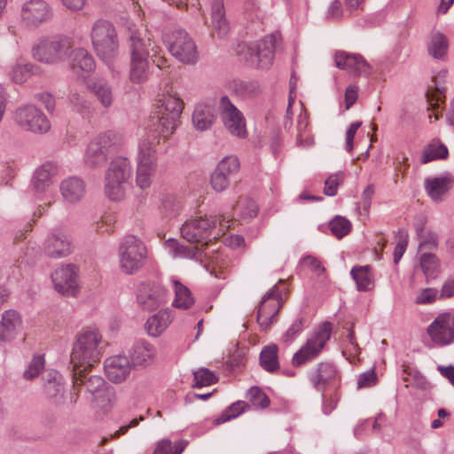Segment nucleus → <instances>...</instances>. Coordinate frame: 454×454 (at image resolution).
<instances>
[{
    "instance_id": "5fc2aeb1",
    "label": "nucleus",
    "mask_w": 454,
    "mask_h": 454,
    "mask_svg": "<svg viewBox=\"0 0 454 454\" xmlns=\"http://www.w3.org/2000/svg\"><path fill=\"white\" fill-rule=\"evenodd\" d=\"M247 395L251 403L255 407L266 408L270 405L269 397L258 387H252Z\"/></svg>"
},
{
    "instance_id": "7c9ffc66",
    "label": "nucleus",
    "mask_w": 454,
    "mask_h": 454,
    "mask_svg": "<svg viewBox=\"0 0 454 454\" xmlns=\"http://www.w3.org/2000/svg\"><path fill=\"white\" fill-rule=\"evenodd\" d=\"M171 322V312L160 310L147 319L145 327L150 336L158 337L168 327Z\"/></svg>"
},
{
    "instance_id": "20e7f679",
    "label": "nucleus",
    "mask_w": 454,
    "mask_h": 454,
    "mask_svg": "<svg viewBox=\"0 0 454 454\" xmlns=\"http://www.w3.org/2000/svg\"><path fill=\"white\" fill-rule=\"evenodd\" d=\"M90 38L97 56L110 67L119 55L115 27L107 20H98L91 27Z\"/></svg>"
},
{
    "instance_id": "e2e57ef3",
    "label": "nucleus",
    "mask_w": 454,
    "mask_h": 454,
    "mask_svg": "<svg viewBox=\"0 0 454 454\" xmlns=\"http://www.w3.org/2000/svg\"><path fill=\"white\" fill-rule=\"evenodd\" d=\"M437 290L434 288H425L416 296L415 301L418 304H427L435 301Z\"/></svg>"
},
{
    "instance_id": "79ce46f5",
    "label": "nucleus",
    "mask_w": 454,
    "mask_h": 454,
    "mask_svg": "<svg viewBox=\"0 0 454 454\" xmlns=\"http://www.w3.org/2000/svg\"><path fill=\"white\" fill-rule=\"evenodd\" d=\"M417 234L419 239V250H434L438 246L437 235L431 231H424L423 224L416 227Z\"/></svg>"
},
{
    "instance_id": "c85d7f7f",
    "label": "nucleus",
    "mask_w": 454,
    "mask_h": 454,
    "mask_svg": "<svg viewBox=\"0 0 454 454\" xmlns=\"http://www.w3.org/2000/svg\"><path fill=\"white\" fill-rule=\"evenodd\" d=\"M57 174V167L46 162L37 168L33 175L31 184L36 193H44L52 184V177Z\"/></svg>"
},
{
    "instance_id": "2eb2a0df",
    "label": "nucleus",
    "mask_w": 454,
    "mask_h": 454,
    "mask_svg": "<svg viewBox=\"0 0 454 454\" xmlns=\"http://www.w3.org/2000/svg\"><path fill=\"white\" fill-rule=\"evenodd\" d=\"M281 308V297L277 286H272L262 299L257 310V322L262 331H266L277 321Z\"/></svg>"
},
{
    "instance_id": "ddd939ff",
    "label": "nucleus",
    "mask_w": 454,
    "mask_h": 454,
    "mask_svg": "<svg viewBox=\"0 0 454 454\" xmlns=\"http://www.w3.org/2000/svg\"><path fill=\"white\" fill-rule=\"evenodd\" d=\"M156 169V156L152 143L147 140L140 142L138 146L137 184L141 189L148 188Z\"/></svg>"
},
{
    "instance_id": "b1692460",
    "label": "nucleus",
    "mask_w": 454,
    "mask_h": 454,
    "mask_svg": "<svg viewBox=\"0 0 454 454\" xmlns=\"http://www.w3.org/2000/svg\"><path fill=\"white\" fill-rule=\"evenodd\" d=\"M155 355V348L145 340L135 341L129 350V359L134 368L151 364Z\"/></svg>"
},
{
    "instance_id": "aec40b11",
    "label": "nucleus",
    "mask_w": 454,
    "mask_h": 454,
    "mask_svg": "<svg viewBox=\"0 0 454 454\" xmlns=\"http://www.w3.org/2000/svg\"><path fill=\"white\" fill-rule=\"evenodd\" d=\"M167 291L158 283H144L137 290V302L145 310H154L166 301Z\"/></svg>"
},
{
    "instance_id": "13d9d810",
    "label": "nucleus",
    "mask_w": 454,
    "mask_h": 454,
    "mask_svg": "<svg viewBox=\"0 0 454 454\" xmlns=\"http://www.w3.org/2000/svg\"><path fill=\"white\" fill-rule=\"evenodd\" d=\"M303 329V319L301 317L296 318L286 332L282 336V340L286 343L292 342Z\"/></svg>"
},
{
    "instance_id": "09e8293b",
    "label": "nucleus",
    "mask_w": 454,
    "mask_h": 454,
    "mask_svg": "<svg viewBox=\"0 0 454 454\" xmlns=\"http://www.w3.org/2000/svg\"><path fill=\"white\" fill-rule=\"evenodd\" d=\"M346 175L343 171H338L331 176L325 181L324 193L326 196H334L337 194L338 187L343 183Z\"/></svg>"
},
{
    "instance_id": "37998d69",
    "label": "nucleus",
    "mask_w": 454,
    "mask_h": 454,
    "mask_svg": "<svg viewBox=\"0 0 454 454\" xmlns=\"http://www.w3.org/2000/svg\"><path fill=\"white\" fill-rule=\"evenodd\" d=\"M247 404L243 401H238L231 404L223 413L215 419L216 425L225 423L237 418L246 411Z\"/></svg>"
},
{
    "instance_id": "49530a36",
    "label": "nucleus",
    "mask_w": 454,
    "mask_h": 454,
    "mask_svg": "<svg viewBox=\"0 0 454 454\" xmlns=\"http://www.w3.org/2000/svg\"><path fill=\"white\" fill-rule=\"evenodd\" d=\"M181 235L184 239L198 246L199 243V220L186 221L181 227Z\"/></svg>"
},
{
    "instance_id": "f8f14e48",
    "label": "nucleus",
    "mask_w": 454,
    "mask_h": 454,
    "mask_svg": "<svg viewBox=\"0 0 454 454\" xmlns=\"http://www.w3.org/2000/svg\"><path fill=\"white\" fill-rule=\"evenodd\" d=\"M13 118L19 127L34 134H45L51 129L47 116L34 105L18 107Z\"/></svg>"
},
{
    "instance_id": "0e129e2a",
    "label": "nucleus",
    "mask_w": 454,
    "mask_h": 454,
    "mask_svg": "<svg viewBox=\"0 0 454 454\" xmlns=\"http://www.w3.org/2000/svg\"><path fill=\"white\" fill-rule=\"evenodd\" d=\"M377 376L374 370H370L359 375L357 380V387H370L376 383Z\"/></svg>"
},
{
    "instance_id": "864d4df0",
    "label": "nucleus",
    "mask_w": 454,
    "mask_h": 454,
    "mask_svg": "<svg viewBox=\"0 0 454 454\" xmlns=\"http://www.w3.org/2000/svg\"><path fill=\"white\" fill-rule=\"evenodd\" d=\"M448 156V149L444 145H439L437 146L430 145L425 150L422 162L427 163L436 159H445Z\"/></svg>"
},
{
    "instance_id": "052dcab7",
    "label": "nucleus",
    "mask_w": 454,
    "mask_h": 454,
    "mask_svg": "<svg viewBox=\"0 0 454 454\" xmlns=\"http://www.w3.org/2000/svg\"><path fill=\"white\" fill-rule=\"evenodd\" d=\"M344 14L340 0H332L325 12V18L331 20H340Z\"/></svg>"
},
{
    "instance_id": "69168bd1",
    "label": "nucleus",
    "mask_w": 454,
    "mask_h": 454,
    "mask_svg": "<svg viewBox=\"0 0 454 454\" xmlns=\"http://www.w3.org/2000/svg\"><path fill=\"white\" fill-rule=\"evenodd\" d=\"M408 245V235L406 232H403L397 242V244L395 247L394 249V262L395 263H398L401 258L403 257L406 247Z\"/></svg>"
},
{
    "instance_id": "72a5a7b5",
    "label": "nucleus",
    "mask_w": 454,
    "mask_h": 454,
    "mask_svg": "<svg viewBox=\"0 0 454 454\" xmlns=\"http://www.w3.org/2000/svg\"><path fill=\"white\" fill-rule=\"evenodd\" d=\"M164 247L174 259H192L195 257L198 247L184 246L176 239H168L164 242Z\"/></svg>"
},
{
    "instance_id": "9b49d317",
    "label": "nucleus",
    "mask_w": 454,
    "mask_h": 454,
    "mask_svg": "<svg viewBox=\"0 0 454 454\" xmlns=\"http://www.w3.org/2000/svg\"><path fill=\"white\" fill-rule=\"evenodd\" d=\"M279 35L277 33L264 36L262 39L251 44H239L238 53L244 54L247 61L258 67H270L274 59V51Z\"/></svg>"
},
{
    "instance_id": "a878e982",
    "label": "nucleus",
    "mask_w": 454,
    "mask_h": 454,
    "mask_svg": "<svg viewBox=\"0 0 454 454\" xmlns=\"http://www.w3.org/2000/svg\"><path fill=\"white\" fill-rule=\"evenodd\" d=\"M67 59L71 69L79 76L93 72L96 67L93 57L83 48H72Z\"/></svg>"
},
{
    "instance_id": "4be33fe9",
    "label": "nucleus",
    "mask_w": 454,
    "mask_h": 454,
    "mask_svg": "<svg viewBox=\"0 0 454 454\" xmlns=\"http://www.w3.org/2000/svg\"><path fill=\"white\" fill-rule=\"evenodd\" d=\"M334 61L338 68L355 74L368 76L372 73L371 66L361 55L337 51L334 55Z\"/></svg>"
},
{
    "instance_id": "412c9836",
    "label": "nucleus",
    "mask_w": 454,
    "mask_h": 454,
    "mask_svg": "<svg viewBox=\"0 0 454 454\" xmlns=\"http://www.w3.org/2000/svg\"><path fill=\"white\" fill-rule=\"evenodd\" d=\"M72 250V239L62 229H53L44 241L45 253L53 258L67 256Z\"/></svg>"
},
{
    "instance_id": "a211bd4d",
    "label": "nucleus",
    "mask_w": 454,
    "mask_h": 454,
    "mask_svg": "<svg viewBox=\"0 0 454 454\" xmlns=\"http://www.w3.org/2000/svg\"><path fill=\"white\" fill-rule=\"evenodd\" d=\"M168 50L183 63L194 64L197 60L196 44L184 30L179 29L173 33Z\"/></svg>"
},
{
    "instance_id": "423d86ee",
    "label": "nucleus",
    "mask_w": 454,
    "mask_h": 454,
    "mask_svg": "<svg viewBox=\"0 0 454 454\" xmlns=\"http://www.w3.org/2000/svg\"><path fill=\"white\" fill-rule=\"evenodd\" d=\"M131 175L129 160L125 157L112 160L105 176V193L114 201L125 196V186Z\"/></svg>"
},
{
    "instance_id": "f704fd0d",
    "label": "nucleus",
    "mask_w": 454,
    "mask_h": 454,
    "mask_svg": "<svg viewBox=\"0 0 454 454\" xmlns=\"http://www.w3.org/2000/svg\"><path fill=\"white\" fill-rule=\"evenodd\" d=\"M211 22L219 36H225L229 32V24L225 18L223 0H214L211 8Z\"/></svg>"
},
{
    "instance_id": "58836bf2",
    "label": "nucleus",
    "mask_w": 454,
    "mask_h": 454,
    "mask_svg": "<svg viewBox=\"0 0 454 454\" xmlns=\"http://www.w3.org/2000/svg\"><path fill=\"white\" fill-rule=\"evenodd\" d=\"M172 285L175 292L173 306L184 309L190 308L193 303L190 290L177 279H172Z\"/></svg>"
},
{
    "instance_id": "bf43d9fd",
    "label": "nucleus",
    "mask_w": 454,
    "mask_h": 454,
    "mask_svg": "<svg viewBox=\"0 0 454 454\" xmlns=\"http://www.w3.org/2000/svg\"><path fill=\"white\" fill-rule=\"evenodd\" d=\"M308 127V117L306 114L301 113L298 116L297 120V143L301 145H310L312 144V139L309 137L302 138L303 132L306 130Z\"/></svg>"
},
{
    "instance_id": "de8ad7c7",
    "label": "nucleus",
    "mask_w": 454,
    "mask_h": 454,
    "mask_svg": "<svg viewBox=\"0 0 454 454\" xmlns=\"http://www.w3.org/2000/svg\"><path fill=\"white\" fill-rule=\"evenodd\" d=\"M332 233L338 239L345 237L351 230V223L345 217L337 215L329 223Z\"/></svg>"
},
{
    "instance_id": "c756f323",
    "label": "nucleus",
    "mask_w": 454,
    "mask_h": 454,
    "mask_svg": "<svg viewBox=\"0 0 454 454\" xmlns=\"http://www.w3.org/2000/svg\"><path fill=\"white\" fill-rule=\"evenodd\" d=\"M60 192L67 201L75 203L83 198L85 184L81 178L71 176L61 182Z\"/></svg>"
},
{
    "instance_id": "dca6fc26",
    "label": "nucleus",
    "mask_w": 454,
    "mask_h": 454,
    "mask_svg": "<svg viewBox=\"0 0 454 454\" xmlns=\"http://www.w3.org/2000/svg\"><path fill=\"white\" fill-rule=\"evenodd\" d=\"M221 117L226 129L232 135L240 138L247 135L246 120L243 114L231 103L227 96L220 100Z\"/></svg>"
},
{
    "instance_id": "7ed1b4c3",
    "label": "nucleus",
    "mask_w": 454,
    "mask_h": 454,
    "mask_svg": "<svg viewBox=\"0 0 454 454\" xmlns=\"http://www.w3.org/2000/svg\"><path fill=\"white\" fill-rule=\"evenodd\" d=\"M102 336L95 328H86L77 336L71 353L74 369L91 368L102 355Z\"/></svg>"
},
{
    "instance_id": "680f3d73",
    "label": "nucleus",
    "mask_w": 454,
    "mask_h": 454,
    "mask_svg": "<svg viewBox=\"0 0 454 454\" xmlns=\"http://www.w3.org/2000/svg\"><path fill=\"white\" fill-rule=\"evenodd\" d=\"M245 352L242 349H239L238 345H234L232 349L230 350V355L228 358V364L231 368L239 367L244 361Z\"/></svg>"
},
{
    "instance_id": "4c0bfd02",
    "label": "nucleus",
    "mask_w": 454,
    "mask_h": 454,
    "mask_svg": "<svg viewBox=\"0 0 454 454\" xmlns=\"http://www.w3.org/2000/svg\"><path fill=\"white\" fill-rule=\"evenodd\" d=\"M90 89L101 106L107 108L114 100L113 90L110 84L105 80H97L91 85Z\"/></svg>"
},
{
    "instance_id": "e433bc0d",
    "label": "nucleus",
    "mask_w": 454,
    "mask_h": 454,
    "mask_svg": "<svg viewBox=\"0 0 454 454\" xmlns=\"http://www.w3.org/2000/svg\"><path fill=\"white\" fill-rule=\"evenodd\" d=\"M449 184L450 179L447 177L427 178L425 181V188L433 200L439 201L442 200V196L448 192Z\"/></svg>"
},
{
    "instance_id": "774afa93",
    "label": "nucleus",
    "mask_w": 454,
    "mask_h": 454,
    "mask_svg": "<svg viewBox=\"0 0 454 454\" xmlns=\"http://www.w3.org/2000/svg\"><path fill=\"white\" fill-rule=\"evenodd\" d=\"M301 263L303 266L308 267L318 275L325 270V268L322 266L321 262L311 255L303 257L301 259Z\"/></svg>"
},
{
    "instance_id": "bb28decb",
    "label": "nucleus",
    "mask_w": 454,
    "mask_h": 454,
    "mask_svg": "<svg viewBox=\"0 0 454 454\" xmlns=\"http://www.w3.org/2000/svg\"><path fill=\"white\" fill-rule=\"evenodd\" d=\"M21 323L17 311L5 310L0 320V341L9 342L15 339L20 330Z\"/></svg>"
},
{
    "instance_id": "f257e3e1",
    "label": "nucleus",
    "mask_w": 454,
    "mask_h": 454,
    "mask_svg": "<svg viewBox=\"0 0 454 454\" xmlns=\"http://www.w3.org/2000/svg\"><path fill=\"white\" fill-rule=\"evenodd\" d=\"M90 368L74 369L73 387L71 403H76L79 391L84 389L86 398L102 409H109L113 405L115 397L114 389L108 386L106 381L99 375L91 374Z\"/></svg>"
},
{
    "instance_id": "9d476101",
    "label": "nucleus",
    "mask_w": 454,
    "mask_h": 454,
    "mask_svg": "<svg viewBox=\"0 0 454 454\" xmlns=\"http://www.w3.org/2000/svg\"><path fill=\"white\" fill-rule=\"evenodd\" d=\"M72 48L73 42L69 37L44 38L34 46L33 55L42 63L54 65L66 60Z\"/></svg>"
},
{
    "instance_id": "ea45409f",
    "label": "nucleus",
    "mask_w": 454,
    "mask_h": 454,
    "mask_svg": "<svg viewBox=\"0 0 454 454\" xmlns=\"http://www.w3.org/2000/svg\"><path fill=\"white\" fill-rule=\"evenodd\" d=\"M278 350L277 345H270L261 351L260 364L265 371L272 372L278 369Z\"/></svg>"
},
{
    "instance_id": "0eeeda50",
    "label": "nucleus",
    "mask_w": 454,
    "mask_h": 454,
    "mask_svg": "<svg viewBox=\"0 0 454 454\" xmlns=\"http://www.w3.org/2000/svg\"><path fill=\"white\" fill-rule=\"evenodd\" d=\"M120 144V137L112 131L99 134L87 145L83 163L87 168H98L105 165L108 154L115 151Z\"/></svg>"
},
{
    "instance_id": "a18cd8bd",
    "label": "nucleus",
    "mask_w": 454,
    "mask_h": 454,
    "mask_svg": "<svg viewBox=\"0 0 454 454\" xmlns=\"http://www.w3.org/2000/svg\"><path fill=\"white\" fill-rule=\"evenodd\" d=\"M233 209L244 218L254 217L258 210L255 202L249 198H239Z\"/></svg>"
},
{
    "instance_id": "6e6d98bb",
    "label": "nucleus",
    "mask_w": 454,
    "mask_h": 454,
    "mask_svg": "<svg viewBox=\"0 0 454 454\" xmlns=\"http://www.w3.org/2000/svg\"><path fill=\"white\" fill-rule=\"evenodd\" d=\"M420 266L424 273L430 276L438 267V259L434 254L425 252L420 256Z\"/></svg>"
},
{
    "instance_id": "5701e85b",
    "label": "nucleus",
    "mask_w": 454,
    "mask_h": 454,
    "mask_svg": "<svg viewBox=\"0 0 454 454\" xmlns=\"http://www.w3.org/2000/svg\"><path fill=\"white\" fill-rule=\"evenodd\" d=\"M75 267L68 264L56 270L51 274L55 289L64 295H74L77 288Z\"/></svg>"
},
{
    "instance_id": "c03bdc74",
    "label": "nucleus",
    "mask_w": 454,
    "mask_h": 454,
    "mask_svg": "<svg viewBox=\"0 0 454 454\" xmlns=\"http://www.w3.org/2000/svg\"><path fill=\"white\" fill-rule=\"evenodd\" d=\"M239 160L235 155H228L223 158L217 164L216 169L224 174L228 178L239 172Z\"/></svg>"
},
{
    "instance_id": "f3484780",
    "label": "nucleus",
    "mask_w": 454,
    "mask_h": 454,
    "mask_svg": "<svg viewBox=\"0 0 454 454\" xmlns=\"http://www.w3.org/2000/svg\"><path fill=\"white\" fill-rule=\"evenodd\" d=\"M53 16L52 9L44 0H29L23 4L20 11L22 22L29 27H38Z\"/></svg>"
},
{
    "instance_id": "338daca9",
    "label": "nucleus",
    "mask_w": 454,
    "mask_h": 454,
    "mask_svg": "<svg viewBox=\"0 0 454 454\" xmlns=\"http://www.w3.org/2000/svg\"><path fill=\"white\" fill-rule=\"evenodd\" d=\"M362 126V121L352 122L346 132V150L350 153L354 148V137L357 129Z\"/></svg>"
},
{
    "instance_id": "39448f33",
    "label": "nucleus",
    "mask_w": 454,
    "mask_h": 454,
    "mask_svg": "<svg viewBox=\"0 0 454 454\" xmlns=\"http://www.w3.org/2000/svg\"><path fill=\"white\" fill-rule=\"evenodd\" d=\"M147 255V248L140 239L126 236L119 247L120 268L125 274H135L145 265Z\"/></svg>"
},
{
    "instance_id": "603ef678",
    "label": "nucleus",
    "mask_w": 454,
    "mask_h": 454,
    "mask_svg": "<svg viewBox=\"0 0 454 454\" xmlns=\"http://www.w3.org/2000/svg\"><path fill=\"white\" fill-rule=\"evenodd\" d=\"M69 102L74 111L82 114L90 113L91 106L90 102L88 101L81 93L76 91L72 92L69 96Z\"/></svg>"
},
{
    "instance_id": "8fccbe9b",
    "label": "nucleus",
    "mask_w": 454,
    "mask_h": 454,
    "mask_svg": "<svg viewBox=\"0 0 454 454\" xmlns=\"http://www.w3.org/2000/svg\"><path fill=\"white\" fill-rule=\"evenodd\" d=\"M215 106L216 100L213 99L208 105L205 106V109L200 111V130L209 129L215 121Z\"/></svg>"
},
{
    "instance_id": "4d7b16f0",
    "label": "nucleus",
    "mask_w": 454,
    "mask_h": 454,
    "mask_svg": "<svg viewBox=\"0 0 454 454\" xmlns=\"http://www.w3.org/2000/svg\"><path fill=\"white\" fill-rule=\"evenodd\" d=\"M210 184L212 189L216 192L225 191L230 185V178L222 174L216 168L211 174Z\"/></svg>"
},
{
    "instance_id": "3c124183",
    "label": "nucleus",
    "mask_w": 454,
    "mask_h": 454,
    "mask_svg": "<svg viewBox=\"0 0 454 454\" xmlns=\"http://www.w3.org/2000/svg\"><path fill=\"white\" fill-rule=\"evenodd\" d=\"M44 368V358L41 355H35L28 364L27 370L23 373L26 380L36 378Z\"/></svg>"
},
{
    "instance_id": "a19ab883",
    "label": "nucleus",
    "mask_w": 454,
    "mask_h": 454,
    "mask_svg": "<svg viewBox=\"0 0 454 454\" xmlns=\"http://www.w3.org/2000/svg\"><path fill=\"white\" fill-rule=\"evenodd\" d=\"M187 445V442L179 440L172 442L169 439L160 441L153 454H181Z\"/></svg>"
},
{
    "instance_id": "473e14b6",
    "label": "nucleus",
    "mask_w": 454,
    "mask_h": 454,
    "mask_svg": "<svg viewBox=\"0 0 454 454\" xmlns=\"http://www.w3.org/2000/svg\"><path fill=\"white\" fill-rule=\"evenodd\" d=\"M200 264L203 265L207 276H214L217 278H223L222 269L225 265V262L220 252L213 249L212 254L205 253L204 258L200 257Z\"/></svg>"
},
{
    "instance_id": "4468645a",
    "label": "nucleus",
    "mask_w": 454,
    "mask_h": 454,
    "mask_svg": "<svg viewBox=\"0 0 454 454\" xmlns=\"http://www.w3.org/2000/svg\"><path fill=\"white\" fill-rule=\"evenodd\" d=\"M340 372L331 362H321L309 372V380L313 387L324 393L327 388H335L340 382Z\"/></svg>"
},
{
    "instance_id": "6e6552de",
    "label": "nucleus",
    "mask_w": 454,
    "mask_h": 454,
    "mask_svg": "<svg viewBox=\"0 0 454 454\" xmlns=\"http://www.w3.org/2000/svg\"><path fill=\"white\" fill-rule=\"evenodd\" d=\"M332 334V325L328 322L321 324L308 337L305 343L297 350L292 358V364L301 366L316 359L323 351Z\"/></svg>"
},
{
    "instance_id": "6ab92c4d",
    "label": "nucleus",
    "mask_w": 454,
    "mask_h": 454,
    "mask_svg": "<svg viewBox=\"0 0 454 454\" xmlns=\"http://www.w3.org/2000/svg\"><path fill=\"white\" fill-rule=\"evenodd\" d=\"M427 333L437 345L445 346L454 341V318L449 313L439 315L428 326Z\"/></svg>"
},
{
    "instance_id": "2f4dec72",
    "label": "nucleus",
    "mask_w": 454,
    "mask_h": 454,
    "mask_svg": "<svg viewBox=\"0 0 454 454\" xmlns=\"http://www.w3.org/2000/svg\"><path fill=\"white\" fill-rule=\"evenodd\" d=\"M448 49L447 36L439 31L432 32L427 44L428 54L435 59H443L447 55Z\"/></svg>"
},
{
    "instance_id": "cd10ccee",
    "label": "nucleus",
    "mask_w": 454,
    "mask_h": 454,
    "mask_svg": "<svg viewBox=\"0 0 454 454\" xmlns=\"http://www.w3.org/2000/svg\"><path fill=\"white\" fill-rule=\"evenodd\" d=\"M44 394L55 405L64 403L65 387L62 376L58 372H50L43 385Z\"/></svg>"
},
{
    "instance_id": "c9c22d12",
    "label": "nucleus",
    "mask_w": 454,
    "mask_h": 454,
    "mask_svg": "<svg viewBox=\"0 0 454 454\" xmlns=\"http://www.w3.org/2000/svg\"><path fill=\"white\" fill-rule=\"evenodd\" d=\"M350 274L360 292L370 291L374 287L373 275L368 265L353 267Z\"/></svg>"
},
{
    "instance_id": "f03ea898",
    "label": "nucleus",
    "mask_w": 454,
    "mask_h": 454,
    "mask_svg": "<svg viewBox=\"0 0 454 454\" xmlns=\"http://www.w3.org/2000/svg\"><path fill=\"white\" fill-rule=\"evenodd\" d=\"M129 79L133 83H143L149 77V59L156 56L158 46L149 37L143 35V31L129 27Z\"/></svg>"
},
{
    "instance_id": "393cba45",
    "label": "nucleus",
    "mask_w": 454,
    "mask_h": 454,
    "mask_svg": "<svg viewBox=\"0 0 454 454\" xmlns=\"http://www.w3.org/2000/svg\"><path fill=\"white\" fill-rule=\"evenodd\" d=\"M104 367L108 380L114 383H120L127 379L133 366L129 357L114 356L105 361Z\"/></svg>"
},
{
    "instance_id": "1a4fd4ad",
    "label": "nucleus",
    "mask_w": 454,
    "mask_h": 454,
    "mask_svg": "<svg viewBox=\"0 0 454 454\" xmlns=\"http://www.w3.org/2000/svg\"><path fill=\"white\" fill-rule=\"evenodd\" d=\"M183 102L173 95H163L157 106V124L155 131L167 138L173 133L179 122L183 111Z\"/></svg>"
}]
</instances>
